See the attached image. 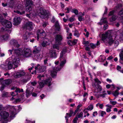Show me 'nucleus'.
I'll use <instances>...</instances> for the list:
<instances>
[{
	"instance_id": "obj_59",
	"label": "nucleus",
	"mask_w": 123,
	"mask_h": 123,
	"mask_svg": "<svg viewBox=\"0 0 123 123\" xmlns=\"http://www.w3.org/2000/svg\"><path fill=\"white\" fill-rule=\"evenodd\" d=\"M78 118L77 117H75L73 120L74 123H77V121L78 120Z\"/></svg>"
},
{
	"instance_id": "obj_33",
	"label": "nucleus",
	"mask_w": 123,
	"mask_h": 123,
	"mask_svg": "<svg viewBox=\"0 0 123 123\" xmlns=\"http://www.w3.org/2000/svg\"><path fill=\"white\" fill-rule=\"evenodd\" d=\"M55 29L56 30L59 31L60 30V27L58 21H57L55 25Z\"/></svg>"
},
{
	"instance_id": "obj_18",
	"label": "nucleus",
	"mask_w": 123,
	"mask_h": 123,
	"mask_svg": "<svg viewBox=\"0 0 123 123\" xmlns=\"http://www.w3.org/2000/svg\"><path fill=\"white\" fill-rule=\"evenodd\" d=\"M12 82V80H4L3 78H1L0 79V84H4L5 86L10 84Z\"/></svg>"
},
{
	"instance_id": "obj_13",
	"label": "nucleus",
	"mask_w": 123,
	"mask_h": 123,
	"mask_svg": "<svg viewBox=\"0 0 123 123\" xmlns=\"http://www.w3.org/2000/svg\"><path fill=\"white\" fill-rule=\"evenodd\" d=\"M13 55L14 56H12V58H13V57L15 56L14 58H13V63L14 65V68H16L18 67V65L20 63V61L19 59L18 58V55H14L13 52H12Z\"/></svg>"
},
{
	"instance_id": "obj_17",
	"label": "nucleus",
	"mask_w": 123,
	"mask_h": 123,
	"mask_svg": "<svg viewBox=\"0 0 123 123\" xmlns=\"http://www.w3.org/2000/svg\"><path fill=\"white\" fill-rule=\"evenodd\" d=\"M2 25L8 28H11L12 27V24L10 21L7 20H4L2 23Z\"/></svg>"
},
{
	"instance_id": "obj_57",
	"label": "nucleus",
	"mask_w": 123,
	"mask_h": 123,
	"mask_svg": "<svg viewBox=\"0 0 123 123\" xmlns=\"http://www.w3.org/2000/svg\"><path fill=\"white\" fill-rule=\"evenodd\" d=\"M83 113L82 112H81L79 114L77 115V116L78 118H80L82 117L83 116Z\"/></svg>"
},
{
	"instance_id": "obj_12",
	"label": "nucleus",
	"mask_w": 123,
	"mask_h": 123,
	"mask_svg": "<svg viewBox=\"0 0 123 123\" xmlns=\"http://www.w3.org/2000/svg\"><path fill=\"white\" fill-rule=\"evenodd\" d=\"M10 100H14V101L13 102L14 103H15L18 102H23L25 100V98L23 94L20 95L18 99H15L13 97H12L10 98Z\"/></svg>"
},
{
	"instance_id": "obj_55",
	"label": "nucleus",
	"mask_w": 123,
	"mask_h": 123,
	"mask_svg": "<svg viewBox=\"0 0 123 123\" xmlns=\"http://www.w3.org/2000/svg\"><path fill=\"white\" fill-rule=\"evenodd\" d=\"M73 41H72L71 40H69L68 42V43L69 45L72 46L73 45Z\"/></svg>"
},
{
	"instance_id": "obj_5",
	"label": "nucleus",
	"mask_w": 123,
	"mask_h": 123,
	"mask_svg": "<svg viewBox=\"0 0 123 123\" xmlns=\"http://www.w3.org/2000/svg\"><path fill=\"white\" fill-rule=\"evenodd\" d=\"M37 15L38 14L42 18H47L48 17V14L47 11L42 8H41L38 10Z\"/></svg>"
},
{
	"instance_id": "obj_62",
	"label": "nucleus",
	"mask_w": 123,
	"mask_h": 123,
	"mask_svg": "<svg viewBox=\"0 0 123 123\" xmlns=\"http://www.w3.org/2000/svg\"><path fill=\"white\" fill-rule=\"evenodd\" d=\"M31 84L34 86H35L37 84V82L35 81L31 82Z\"/></svg>"
},
{
	"instance_id": "obj_3",
	"label": "nucleus",
	"mask_w": 123,
	"mask_h": 123,
	"mask_svg": "<svg viewBox=\"0 0 123 123\" xmlns=\"http://www.w3.org/2000/svg\"><path fill=\"white\" fill-rule=\"evenodd\" d=\"M66 51V50H63L60 54V59L61 61L59 66L58 67H55L53 69V70L51 72V74L53 77L54 78L56 76L57 72L60 70L64 66L66 62V60L65 59V55L64 54Z\"/></svg>"
},
{
	"instance_id": "obj_63",
	"label": "nucleus",
	"mask_w": 123,
	"mask_h": 123,
	"mask_svg": "<svg viewBox=\"0 0 123 123\" xmlns=\"http://www.w3.org/2000/svg\"><path fill=\"white\" fill-rule=\"evenodd\" d=\"M26 123H35V121H31L29 120H26Z\"/></svg>"
},
{
	"instance_id": "obj_28",
	"label": "nucleus",
	"mask_w": 123,
	"mask_h": 123,
	"mask_svg": "<svg viewBox=\"0 0 123 123\" xmlns=\"http://www.w3.org/2000/svg\"><path fill=\"white\" fill-rule=\"evenodd\" d=\"M9 36V35L7 34H6L5 35H0V39L6 40L8 39Z\"/></svg>"
},
{
	"instance_id": "obj_16",
	"label": "nucleus",
	"mask_w": 123,
	"mask_h": 123,
	"mask_svg": "<svg viewBox=\"0 0 123 123\" xmlns=\"http://www.w3.org/2000/svg\"><path fill=\"white\" fill-rule=\"evenodd\" d=\"M27 88L26 89V97H27L33 92L34 88L30 85H28Z\"/></svg>"
},
{
	"instance_id": "obj_61",
	"label": "nucleus",
	"mask_w": 123,
	"mask_h": 123,
	"mask_svg": "<svg viewBox=\"0 0 123 123\" xmlns=\"http://www.w3.org/2000/svg\"><path fill=\"white\" fill-rule=\"evenodd\" d=\"M111 86H113V87H114V85L113 84L111 85H109V84L107 85H106V87L108 89V88H110V87H111Z\"/></svg>"
},
{
	"instance_id": "obj_23",
	"label": "nucleus",
	"mask_w": 123,
	"mask_h": 123,
	"mask_svg": "<svg viewBox=\"0 0 123 123\" xmlns=\"http://www.w3.org/2000/svg\"><path fill=\"white\" fill-rule=\"evenodd\" d=\"M49 54L52 58H55L57 57V54L55 50H50L49 52Z\"/></svg>"
},
{
	"instance_id": "obj_9",
	"label": "nucleus",
	"mask_w": 123,
	"mask_h": 123,
	"mask_svg": "<svg viewBox=\"0 0 123 123\" xmlns=\"http://www.w3.org/2000/svg\"><path fill=\"white\" fill-rule=\"evenodd\" d=\"M123 6V4L122 1L120 2L117 1V3L116 4V5L114 8L115 11L113 10L110 11L109 14V16H110L113 15L114 11H117L119 10Z\"/></svg>"
},
{
	"instance_id": "obj_41",
	"label": "nucleus",
	"mask_w": 123,
	"mask_h": 123,
	"mask_svg": "<svg viewBox=\"0 0 123 123\" xmlns=\"http://www.w3.org/2000/svg\"><path fill=\"white\" fill-rule=\"evenodd\" d=\"M23 90L22 89H20L18 88H16V90L15 91V92L16 93L18 94V93H20L21 92H23Z\"/></svg>"
},
{
	"instance_id": "obj_2",
	"label": "nucleus",
	"mask_w": 123,
	"mask_h": 123,
	"mask_svg": "<svg viewBox=\"0 0 123 123\" xmlns=\"http://www.w3.org/2000/svg\"><path fill=\"white\" fill-rule=\"evenodd\" d=\"M10 108H8V111H3L0 113V121L2 123H7L8 118L9 117L11 118L14 117L17 114L16 110L13 106H8Z\"/></svg>"
},
{
	"instance_id": "obj_1",
	"label": "nucleus",
	"mask_w": 123,
	"mask_h": 123,
	"mask_svg": "<svg viewBox=\"0 0 123 123\" xmlns=\"http://www.w3.org/2000/svg\"><path fill=\"white\" fill-rule=\"evenodd\" d=\"M101 40L106 45H111L114 43L115 46L119 43L118 40L123 41V30H120L117 31L115 34L112 35V31H108L103 34Z\"/></svg>"
},
{
	"instance_id": "obj_52",
	"label": "nucleus",
	"mask_w": 123,
	"mask_h": 123,
	"mask_svg": "<svg viewBox=\"0 0 123 123\" xmlns=\"http://www.w3.org/2000/svg\"><path fill=\"white\" fill-rule=\"evenodd\" d=\"M35 58L36 59H40V60L41 58V56L39 54H38V55H36L35 56Z\"/></svg>"
},
{
	"instance_id": "obj_56",
	"label": "nucleus",
	"mask_w": 123,
	"mask_h": 123,
	"mask_svg": "<svg viewBox=\"0 0 123 123\" xmlns=\"http://www.w3.org/2000/svg\"><path fill=\"white\" fill-rule=\"evenodd\" d=\"M94 81L96 83H97L98 84H100L101 83V82L99 80L97 79L96 78L94 80Z\"/></svg>"
},
{
	"instance_id": "obj_43",
	"label": "nucleus",
	"mask_w": 123,
	"mask_h": 123,
	"mask_svg": "<svg viewBox=\"0 0 123 123\" xmlns=\"http://www.w3.org/2000/svg\"><path fill=\"white\" fill-rule=\"evenodd\" d=\"M72 7L71 6H69L66 8L65 9V11H66V12L67 13H69L70 10L72 9Z\"/></svg>"
},
{
	"instance_id": "obj_19",
	"label": "nucleus",
	"mask_w": 123,
	"mask_h": 123,
	"mask_svg": "<svg viewBox=\"0 0 123 123\" xmlns=\"http://www.w3.org/2000/svg\"><path fill=\"white\" fill-rule=\"evenodd\" d=\"M51 43V42L47 38H44L42 43V45L43 47H45L49 45Z\"/></svg>"
},
{
	"instance_id": "obj_38",
	"label": "nucleus",
	"mask_w": 123,
	"mask_h": 123,
	"mask_svg": "<svg viewBox=\"0 0 123 123\" xmlns=\"http://www.w3.org/2000/svg\"><path fill=\"white\" fill-rule=\"evenodd\" d=\"M105 57L103 55H101L99 57L98 61L100 62H102L105 59Z\"/></svg>"
},
{
	"instance_id": "obj_22",
	"label": "nucleus",
	"mask_w": 123,
	"mask_h": 123,
	"mask_svg": "<svg viewBox=\"0 0 123 123\" xmlns=\"http://www.w3.org/2000/svg\"><path fill=\"white\" fill-rule=\"evenodd\" d=\"M29 36V33H26L23 36L22 38L24 42H27L29 41L30 38Z\"/></svg>"
},
{
	"instance_id": "obj_31",
	"label": "nucleus",
	"mask_w": 123,
	"mask_h": 123,
	"mask_svg": "<svg viewBox=\"0 0 123 123\" xmlns=\"http://www.w3.org/2000/svg\"><path fill=\"white\" fill-rule=\"evenodd\" d=\"M105 106L107 107L106 109V111L107 112H109L111 111V109L112 107L111 105L109 104L106 105Z\"/></svg>"
},
{
	"instance_id": "obj_11",
	"label": "nucleus",
	"mask_w": 123,
	"mask_h": 123,
	"mask_svg": "<svg viewBox=\"0 0 123 123\" xmlns=\"http://www.w3.org/2000/svg\"><path fill=\"white\" fill-rule=\"evenodd\" d=\"M38 69L39 72H43L46 70V67L45 66H40L39 64L37 65L35 67V70L32 73V74L36 73V70Z\"/></svg>"
},
{
	"instance_id": "obj_10",
	"label": "nucleus",
	"mask_w": 123,
	"mask_h": 123,
	"mask_svg": "<svg viewBox=\"0 0 123 123\" xmlns=\"http://www.w3.org/2000/svg\"><path fill=\"white\" fill-rule=\"evenodd\" d=\"M37 40H38L39 37L42 38L46 36V33L42 29L38 30L37 31Z\"/></svg>"
},
{
	"instance_id": "obj_64",
	"label": "nucleus",
	"mask_w": 123,
	"mask_h": 123,
	"mask_svg": "<svg viewBox=\"0 0 123 123\" xmlns=\"http://www.w3.org/2000/svg\"><path fill=\"white\" fill-rule=\"evenodd\" d=\"M5 30L4 28L2 27L1 26H0V32H2Z\"/></svg>"
},
{
	"instance_id": "obj_30",
	"label": "nucleus",
	"mask_w": 123,
	"mask_h": 123,
	"mask_svg": "<svg viewBox=\"0 0 123 123\" xmlns=\"http://www.w3.org/2000/svg\"><path fill=\"white\" fill-rule=\"evenodd\" d=\"M84 15V13H82L81 12L79 13V15L78 16V19L79 21H81L84 20V18L83 17Z\"/></svg>"
},
{
	"instance_id": "obj_40",
	"label": "nucleus",
	"mask_w": 123,
	"mask_h": 123,
	"mask_svg": "<svg viewBox=\"0 0 123 123\" xmlns=\"http://www.w3.org/2000/svg\"><path fill=\"white\" fill-rule=\"evenodd\" d=\"M80 34L77 30H75L74 32V35L75 37H79Z\"/></svg>"
},
{
	"instance_id": "obj_45",
	"label": "nucleus",
	"mask_w": 123,
	"mask_h": 123,
	"mask_svg": "<svg viewBox=\"0 0 123 123\" xmlns=\"http://www.w3.org/2000/svg\"><path fill=\"white\" fill-rule=\"evenodd\" d=\"M106 94L105 93V91H103L102 92V94H100V97H102V98H104L105 97V95Z\"/></svg>"
},
{
	"instance_id": "obj_35",
	"label": "nucleus",
	"mask_w": 123,
	"mask_h": 123,
	"mask_svg": "<svg viewBox=\"0 0 123 123\" xmlns=\"http://www.w3.org/2000/svg\"><path fill=\"white\" fill-rule=\"evenodd\" d=\"M118 14L119 18H121L122 20L121 22L123 23V9L119 12Z\"/></svg>"
},
{
	"instance_id": "obj_34",
	"label": "nucleus",
	"mask_w": 123,
	"mask_h": 123,
	"mask_svg": "<svg viewBox=\"0 0 123 123\" xmlns=\"http://www.w3.org/2000/svg\"><path fill=\"white\" fill-rule=\"evenodd\" d=\"M18 71L20 77L24 76L25 74V72L23 70H19Z\"/></svg>"
},
{
	"instance_id": "obj_36",
	"label": "nucleus",
	"mask_w": 123,
	"mask_h": 123,
	"mask_svg": "<svg viewBox=\"0 0 123 123\" xmlns=\"http://www.w3.org/2000/svg\"><path fill=\"white\" fill-rule=\"evenodd\" d=\"M16 0H10V2L9 4V6L10 7L12 8H14L13 3L14 4Z\"/></svg>"
},
{
	"instance_id": "obj_53",
	"label": "nucleus",
	"mask_w": 123,
	"mask_h": 123,
	"mask_svg": "<svg viewBox=\"0 0 123 123\" xmlns=\"http://www.w3.org/2000/svg\"><path fill=\"white\" fill-rule=\"evenodd\" d=\"M72 12L75 13L76 15H77L78 13V11L76 9H73L72 10Z\"/></svg>"
},
{
	"instance_id": "obj_27",
	"label": "nucleus",
	"mask_w": 123,
	"mask_h": 123,
	"mask_svg": "<svg viewBox=\"0 0 123 123\" xmlns=\"http://www.w3.org/2000/svg\"><path fill=\"white\" fill-rule=\"evenodd\" d=\"M65 28L67 33V35L68 36L67 38L68 39L71 38L72 34L70 32V30L69 28L67 26H65Z\"/></svg>"
},
{
	"instance_id": "obj_42",
	"label": "nucleus",
	"mask_w": 123,
	"mask_h": 123,
	"mask_svg": "<svg viewBox=\"0 0 123 123\" xmlns=\"http://www.w3.org/2000/svg\"><path fill=\"white\" fill-rule=\"evenodd\" d=\"M112 94L114 96L117 97L119 94V93L117 90H116L112 92Z\"/></svg>"
},
{
	"instance_id": "obj_51",
	"label": "nucleus",
	"mask_w": 123,
	"mask_h": 123,
	"mask_svg": "<svg viewBox=\"0 0 123 123\" xmlns=\"http://www.w3.org/2000/svg\"><path fill=\"white\" fill-rule=\"evenodd\" d=\"M44 76L43 75H39L37 76V78L40 80H41L44 78Z\"/></svg>"
},
{
	"instance_id": "obj_24",
	"label": "nucleus",
	"mask_w": 123,
	"mask_h": 123,
	"mask_svg": "<svg viewBox=\"0 0 123 123\" xmlns=\"http://www.w3.org/2000/svg\"><path fill=\"white\" fill-rule=\"evenodd\" d=\"M10 44L17 47H19V44L18 43L17 41L14 39L11 40L10 41Z\"/></svg>"
},
{
	"instance_id": "obj_4",
	"label": "nucleus",
	"mask_w": 123,
	"mask_h": 123,
	"mask_svg": "<svg viewBox=\"0 0 123 123\" xmlns=\"http://www.w3.org/2000/svg\"><path fill=\"white\" fill-rule=\"evenodd\" d=\"M9 53L11 55L12 54V52H13L14 55H19L22 54L25 57H29L31 53V50L28 48H25L23 51L21 49H12V50L10 49L8 50Z\"/></svg>"
},
{
	"instance_id": "obj_49",
	"label": "nucleus",
	"mask_w": 123,
	"mask_h": 123,
	"mask_svg": "<svg viewBox=\"0 0 123 123\" xmlns=\"http://www.w3.org/2000/svg\"><path fill=\"white\" fill-rule=\"evenodd\" d=\"M8 96V93L6 92H4L2 94V97H6Z\"/></svg>"
},
{
	"instance_id": "obj_7",
	"label": "nucleus",
	"mask_w": 123,
	"mask_h": 123,
	"mask_svg": "<svg viewBox=\"0 0 123 123\" xmlns=\"http://www.w3.org/2000/svg\"><path fill=\"white\" fill-rule=\"evenodd\" d=\"M13 67V64L10 61H7L5 63L1 65V67L3 69L7 70L11 69Z\"/></svg>"
},
{
	"instance_id": "obj_39",
	"label": "nucleus",
	"mask_w": 123,
	"mask_h": 123,
	"mask_svg": "<svg viewBox=\"0 0 123 123\" xmlns=\"http://www.w3.org/2000/svg\"><path fill=\"white\" fill-rule=\"evenodd\" d=\"M13 76L15 78H18L20 77L18 71H17L14 73Z\"/></svg>"
},
{
	"instance_id": "obj_60",
	"label": "nucleus",
	"mask_w": 123,
	"mask_h": 123,
	"mask_svg": "<svg viewBox=\"0 0 123 123\" xmlns=\"http://www.w3.org/2000/svg\"><path fill=\"white\" fill-rule=\"evenodd\" d=\"M116 88L117 89L116 90H117L118 91H119V90L122 89V87L121 86H119L116 87Z\"/></svg>"
},
{
	"instance_id": "obj_25",
	"label": "nucleus",
	"mask_w": 123,
	"mask_h": 123,
	"mask_svg": "<svg viewBox=\"0 0 123 123\" xmlns=\"http://www.w3.org/2000/svg\"><path fill=\"white\" fill-rule=\"evenodd\" d=\"M52 79L51 78L46 79L45 80L43 81V82L45 84H46L48 86H50L52 84Z\"/></svg>"
},
{
	"instance_id": "obj_29",
	"label": "nucleus",
	"mask_w": 123,
	"mask_h": 123,
	"mask_svg": "<svg viewBox=\"0 0 123 123\" xmlns=\"http://www.w3.org/2000/svg\"><path fill=\"white\" fill-rule=\"evenodd\" d=\"M41 48L40 47H37L36 46H35L34 47L33 52L34 54H36L39 52Z\"/></svg>"
},
{
	"instance_id": "obj_58",
	"label": "nucleus",
	"mask_w": 123,
	"mask_h": 123,
	"mask_svg": "<svg viewBox=\"0 0 123 123\" xmlns=\"http://www.w3.org/2000/svg\"><path fill=\"white\" fill-rule=\"evenodd\" d=\"M1 84L2 85V86L0 87V90L1 91L3 90L4 88V86H5L4 84Z\"/></svg>"
},
{
	"instance_id": "obj_37",
	"label": "nucleus",
	"mask_w": 123,
	"mask_h": 123,
	"mask_svg": "<svg viewBox=\"0 0 123 123\" xmlns=\"http://www.w3.org/2000/svg\"><path fill=\"white\" fill-rule=\"evenodd\" d=\"M94 93L93 95L96 97L97 98H99L100 97V94L98 93L100 92H98L97 91H93Z\"/></svg>"
},
{
	"instance_id": "obj_26",
	"label": "nucleus",
	"mask_w": 123,
	"mask_h": 123,
	"mask_svg": "<svg viewBox=\"0 0 123 123\" xmlns=\"http://www.w3.org/2000/svg\"><path fill=\"white\" fill-rule=\"evenodd\" d=\"M73 113V111L72 110H70V111L69 113H67L65 117L66 120V122L67 123L68 122V118L72 116V115Z\"/></svg>"
},
{
	"instance_id": "obj_47",
	"label": "nucleus",
	"mask_w": 123,
	"mask_h": 123,
	"mask_svg": "<svg viewBox=\"0 0 123 123\" xmlns=\"http://www.w3.org/2000/svg\"><path fill=\"white\" fill-rule=\"evenodd\" d=\"M45 84L43 82V81H42L39 83V85L40 86V87L41 88H42L44 86Z\"/></svg>"
},
{
	"instance_id": "obj_54",
	"label": "nucleus",
	"mask_w": 123,
	"mask_h": 123,
	"mask_svg": "<svg viewBox=\"0 0 123 123\" xmlns=\"http://www.w3.org/2000/svg\"><path fill=\"white\" fill-rule=\"evenodd\" d=\"M101 114V116L103 117L104 116V115L106 114V112L103 111H99Z\"/></svg>"
},
{
	"instance_id": "obj_21",
	"label": "nucleus",
	"mask_w": 123,
	"mask_h": 123,
	"mask_svg": "<svg viewBox=\"0 0 123 123\" xmlns=\"http://www.w3.org/2000/svg\"><path fill=\"white\" fill-rule=\"evenodd\" d=\"M94 87V89L93 91H97L98 92H100L102 90V87L98 84L95 85Z\"/></svg>"
},
{
	"instance_id": "obj_20",
	"label": "nucleus",
	"mask_w": 123,
	"mask_h": 123,
	"mask_svg": "<svg viewBox=\"0 0 123 123\" xmlns=\"http://www.w3.org/2000/svg\"><path fill=\"white\" fill-rule=\"evenodd\" d=\"M21 18L19 17H15L14 19V25H15L19 24L21 21Z\"/></svg>"
},
{
	"instance_id": "obj_15",
	"label": "nucleus",
	"mask_w": 123,
	"mask_h": 123,
	"mask_svg": "<svg viewBox=\"0 0 123 123\" xmlns=\"http://www.w3.org/2000/svg\"><path fill=\"white\" fill-rule=\"evenodd\" d=\"M17 8L19 10H14L13 11L14 12H17L18 14L20 15H22L24 14L25 12V11L23 9L24 7L20 5H19L17 7Z\"/></svg>"
},
{
	"instance_id": "obj_48",
	"label": "nucleus",
	"mask_w": 123,
	"mask_h": 123,
	"mask_svg": "<svg viewBox=\"0 0 123 123\" xmlns=\"http://www.w3.org/2000/svg\"><path fill=\"white\" fill-rule=\"evenodd\" d=\"M116 18V16L115 15H113L111 18H110V20L111 22H112L115 21Z\"/></svg>"
},
{
	"instance_id": "obj_44",
	"label": "nucleus",
	"mask_w": 123,
	"mask_h": 123,
	"mask_svg": "<svg viewBox=\"0 0 123 123\" xmlns=\"http://www.w3.org/2000/svg\"><path fill=\"white\" fill-rule=\"evenodd\" d=\"M93 108V106L92 105H89L87 108H86V109L87 110L89 111H91L92 110Z\"/></svg>"
},
{
	"instance_id": "obj_8",
	"label": "nucleus",
	"mask_w": 123,
	"mask_h": 123,
	"mask_svg": "<svg viewBox=\"0 0 123 123\" xmlns=\"http://www.w3.org/2000/svg\"><path fill=\"white\" fill-rule=\"evenodd\" d=\"M31 7L30 6H28L26 7V11L27 12H29V13L26 14L27 17L29 18H31V17L33 16H36L37 15V14L34 13V11H32Z\"/></svg>"
},
{
	"instance_id": "obj_14",
	"label": "nucleus",
	"mask_w": 123,
	"mask_h": 123,
	"mask_svg": "<svg viewBox=\"0 0 123 123\" xmlns=\"http://www.w3.org/2000/svg\"><path fill=\"white\" fill-rule=\"evenodd\" d=\"M33 25H34L31 22L28 21L24 25L23 27L24 29L31 30L33 28Z\"/></svg>"
},
{
	"instance_id": "obj_50",
	"label": "nucleus",
	"mask_w": 123,
	"mask_h": 123,
	"mask_svg": "<svg viewBox=\"0 0 123 123\" xmlns=\"http://www.w3.org/2000/svg\"><path fill=\"white\" fill-rule=\"evenodd\" d=\"M91 48L92 49H94L96 48V44H95L91 43H90L89 45Z\"/></svg>"
},
{
	"instance_id": "obj_6",
	"label": "nucleus",
	"mask_w": 123,
	"mask_h": 123,
	"mask_svg": "<svg viewBox=\"0 0 123 123\" xmlns=\"http://www.w3.org/2000/svg\"><path fill=\"white\" fill-rule=\"evenodd\" d=\"M62 39V36L60 35H57L55 37L56 43L57 44H54L53 45V47L54 49H55L57 50L59 49L58 44H60L61 42Z\"/></svg>"
},
{
	"instance_id": "obj_46",
	"label": "nucleus",
	"mask_w": 123,
	"mask_h": 123,
	"mask_svg": "<svg viewBox=\"0 0 123 123\" xmlns=\"http://www.w3.org/2000/svg\"><path fill=\"white\" fill-rule=\"evenodd\" d=\"M110 103L111 104L114 105L117 103V102L116 101H113L112 99H111L110 100Z\"/></svg>"
},
{
	"instance_id": "obj_32",
	"label": "nucleus",
	"mask_w": 123,
	"mask_h": 123,
	"mask_svg": "<svg viewBox=\"0 0 123 123\" xmlns=\"http://www.w3.org/2000/svg\"><path fill=\"white\" fill-rule=\"evenodd\" d=\"M107 23L106 18H102L100 22L99 23V24L101 25L105 23Z\"/></svg>"
}]
</instances>
